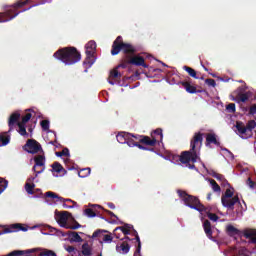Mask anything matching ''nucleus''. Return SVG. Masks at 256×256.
Listing matches in <instances>:
<instances>
[{
  "label": "nucleus",
  "instance_id": "7c9ffc66",
  "mask_svg": "<svg viewBox=\"0 0 256 256\" xmlns=\"http://www.w3.org/2000/svg\"><path fill=\"white\" fill-rule=\"evenodd\" d=\"M256 127L255 120H249L246 124V129L248 131V137H253V129Z\"/></svg>",
  "mask_w": 256,
  "mask_h": 256
},
{
  "label": "nucleus",
  "instance_id": "a19ab883",
  "mask_svg": "<svg viewBox=\"0 0 256 256\" xmlns=\"http://www.w3.org/2000/svg\"><path fill=\"white\" fill-rule=\"evenodd\" d=\"M9 187V181H7L5 178L0 177V195Z\"/></svg>",
  "mask_w": 256,
  "mask_h": 256
},
{
  "label": "nucleus",
  "instance_id": "13d9d810",
  "mask_svg": "<svg viewBox=\"0 0 256 256\" xmlns=\"http://www.w3.org/2000/svg\"><path fill=\"white\" fill-rule=\"evenodd\" d=\"M104 213H107V215H110V217H114L115 219H119L115 213L111 212V210L103 209Z\"/></svg>",
  "mask_w": 256,
  "mask_h": 256
},
{
  "label": "nucleus",
  "instance_id": "4c0bfd02",
  "mask_svg": "<svg viewBox=\"0 0 256 256\" xmlns=\"http://www.w3.org/2000/svg\"><path fill=\"white\" fill-rule=\"evenodd\" d=\"M52 171H55V173H62V171H65V168L61 165L59 162H54L52 164Z\"/></svg>",
  "mask_w": 256,
  "mask_h": 256
},
{
  "label": "nucleus",
  "instance_id": "6e6552de",
  "mask_svg": "<svg viewBox=\"0 0 256 256\" xmlns=\"http://www.w3.org/2000/svg\"><path fill=\"white\" fill-rule=\"evenodd\" d=\"M23 149L24 151H27V153H30L31 155H35L42 150L41 144L37 142V140L35 139L27 140L26 144L23 146Z\"/></svg>",
  "mask_w": 256,
  "mask_h": 256
},
{
  "label": "nucleus",
  "instance_id": "473e14b6",
  "mask_svg": "<svg viewBox=\"0 0 256 256\" xmlns=\"http://www.w3.org/2000/svg\"><path fill=\"white\" fill-rule=\"evenodd\" d=\"M183 69L193 79H199V77L197 76V71H195V69H193V68H191L189 66H183Z\"/></svg>",
  "mask_w": 256,
  "mask_h": 256
},
{
  "label": "nucleus",
  "instance_id": "864d4df0",
  "mask_svg": "<svg viewBox=\"0 0 256 256\" xmlns=\"http://www.w3.org/2000/svg\"><path fill=\"white\" fill-rule=\"evenodd\" d=\"M246 183H247L248 187H250V189H255L256 183H255V181H252L251 178H248Z\"/></svg>",
  "mask_w": 256,
  "mask_h": 256
},
{
  "label": "nucleus",
  "instance_id": "0eeeda50",
  "mask_svg": "<svg viewBox=\"0 0 256 256\" xmlns=\"http://www.w3.org/2000/svg\"><path fill=\"white\" fill-rule=\"evenodd\" d=\"M56 220L58 225H60V227H63L64 229H79L81 227V224H79V222H75V225H71L69 223H67V221H69V218L73 217V215L70 212L67 211H63L61 213L56 214Z\"/></svg>",
  "mask_w": 256,
  "mask_h": 256
},
{
  "label": "nucleus",
  "instance_id": "5fc2aeb1",
  "mask_svg": "<svg viewBox=\"0 0 256 256\" xmlns=\"http://www.w3.org/2000/svg\"><path fill=\"white\" fill-rule=\"evenodd\" d=\"M66 251H68L72 256L75 255V253H77V249L73 246H68L66 248Z\"/></svg>",
  "mask_w": 256,
  "mask_h": 256
},
{
  "label": "nucleus",
  "instance_id": "dca6fc26",
  "mask_svg": "<svg viewBox=\"0 0 256 256\" xmlns=\"http://www.w3.org/2000/svg\"><path fill=\"white\" fill-rule=\"evenodd\" d=\"M238 133L237 135H240L242 139H249L251 136H249V131L247 130V126L242 121H237L235 125Z\"/></svg>",
  "mask_w": 256,
  "mask_h": 256
},
{
  "label": "nucleus",
  "instance_id": "49530a36",
  "mask_svg": "<svg viewBox=\"0 0 256 256\" xmlns=\"http://www.w3.org/2000/svg\"><path fill=\"white\" fill-rule=\"evenodd\" d=\"M40 125H41L43 131H49V120H42L40 122Z\"/></svg>",
  "mask_w": 256,
  "mask_h": 256
},
{
  "label": "nucleus",
  "instance_id": "a18cd8bd",
  "mask_svg": "<svg viewBox=\"0 0 256 256\" xmlns=\"http://www.w3.org/2000/svg\"><path fill=\"white\" fill-rule=\"evenodd\" d=\"M59 201H60V203H72V205H74V207L77 206V202H75L74 200H71L69 198L60 197Z\"/></svg>",
  "mask_w": 256,
  "mask_h": 256
},
{
  "label": "nucleus",
  "instance_id": "72a5a7b5",
  "mask_svg": "<svg viewBox=\"0 0 256 256\" xmlns=\"http://www.w3.org/2000/svg\"><path fill=\"white\" fill-rule=\"evenodd\" d=\"M93 63H95V57L92 55L86 54V59L84 60V65L86 67H92Z\"/></svg>",
  "mask_w": 256,
  "mask_h": 256
},
{
  "label": "nucleus",
  "instance_id": "423d86ee",
  "mask_svg": "<svg viewBox=\"0 0 256 256\" xmlns=\"http://www.w3.org/2000/svg\"><path fill=\"white\" fill-rule=\"evenodd\" d=\"M221 203L223 207H226V209H235L236 203H239L241 205V201L239 200V196L233 197V192L231 189H226L225 193L221 197Z\"/></svg>",
  "mask_w": 256,
  "mask_h": 256
},
{
  "label": "nucleus",
  "instance_id": "37998d69",
  "mask_svg": "<svg viewBox=\"0 0 256 256\" xmlns=\"http://www.w3.org/2000/svg\"><path fill=\"white\" fill-rule=\"evenodd\" d=\"M57 157H69V148H64L60 152H56Z\"/></svg>",
  "mask_w": 256,
  "mask_h": 256
},
{
  "label": "nucleus",
  "instance_id": "7ed1b4c3",
  "mask_svg": "<svg viewBox=\"0 0 256 256\" xmlns=\"http://www.w3.org/2000/svg\"><path fill=\"white\" fill-rule=\"evenodd\" d=\"M53 57L65 65H75L81 61V52L75 47L69 46L57 50Z\"/></svg>",
  "mask_w": 256,
  "mask_h": 256
},
{
  "label": "nucleus",
  "instance_id": "680f3d73",
  "mask_svg": "<svg viewBox=\"0 0 256 256\" xmlns=\"http://www.w3.org/2000/svg\"><path fill=\"white\" fill-rule=\"evenodd\" d=\"M107 206L109 207V209H115V204L112 202H109Z\"/></svg>",
  "mask_w": 256,
  "mask_h": 256
},
{
  "label": "nucleus",
  "instance_id": "c9c22d12",
  "mask_svg": "<svg viewBox=\"0 0 256 256\" xmlns=\"http://www.w3.org/2000/svg\"><path fill=\"white\" fill-rule=\"evenodd\" d=\"M89 175H91V168H84L78 172V177H81L82 179L89 177Z\"/></svg>",
  "mask_w": 256,
  "mask_h": 256
},
{
  "label": "nucleus",
  "instance_id": "412c9836",
  "mask_svg": "<svg viewBox=\"0 0 256 256\" xmlns=\"http://www.w3.org/2000/svg\"><path fill=\"white\" fill-rule=\"evenodd\" d=\"M182 87H184V89L187 91V93H201V91L197 90V87L191 85L190 81H183L181 82Z\"/></svg>",
  "mask_w": 256,
  "mask_h": 256
},
{
  "label": "nucleus",
  "instance_id": "39448f33",
  "mask_svg": "<svg viewBox=\"0 0 256 256\" xmlns=\"http://www.w3.org/2000/svg\"><path fill=\"white\" fill-rule=\"evenodd\" d=\"M177 193L186 205V207H190V209H195V211H199V213H203L205 211V205L201 204V200L197 196L189 195L187 192L183 190H177Z\"/></svg>",
  "mask_w": 256,
  "mask_h": 256
},
{
  "label": "nucleus",
  "instance_id": "c03bdc74",
  "mask_svg": "<svg viewBox=\"0 0 256 256\" xmlns=\"http://www.w3.org/2000/svg\"><path fill=\"white\" fill-rule=\"evenodd\" d=\"M85 215H87V217H97V213L95 212V210L91 209V208H87L84 210Z\"/></svg>",
  "mask_w": 256,
  "mask_h": 256
},
{
  "label": "nucleus",
  "instance_id": "09e8293b",
  "mask_svg": "<svg viewBox=\"0 0 256 256\" xmlns=\"http://www.w3.org/2000/svg\"><path fill=\"white\" fill-rule=\"evenodd\" d=\"M39 256H57V254L52 250H46L44 252H41Z\"/></svg>",
  "mask_w": 256,
  "mask_h": 256
},
{
  "label": "nucleus",
  "instance_id": "052dcab7",
  "mask_svg": "<svg viewBox=\"0 0 256 256\" xmlns=\"http://www.w3.org/2000/svg\"><path fill=\"white\" fill-rule=\"evenodd\" d=\"M142 151H155V149L154 148H149L147 146H144Z\"/></svg>",
  "mask_w": 256,
  "mask_h": 256
},
{
  "label": "nucleus",
  "instance_id": "c85d7f7f",
  "mask_svg": "<svg viewBox=\"0 0 256 256\" xmlns=\"http://www.w3.org/2000/svg\"><path fill=\"white\" fill-rule=\"evenodd\" d=\"M119 69H123V68L117 65L113 70H111L109 79H121L122 74L119 72Z\"/></svg>",
  "mask_w": 256,
  "mask_h": 256
},
{
  "label": "nucleus",
  "instance_id": "bb28decb",
  "mask_svg": "<svg viewBox=\"0 0 256 256\" xmlns=\"http://www.w3.org/2000/svg\"><path fill=\"white\" fill-rule=\"evenodd\" d=\"M116 249H117V251H119V249H121L122 253L127 254V253H129V251L131 249V245H129V242L123 241L122 243H118L116 245Z\"/></svg>",
  "mask_w": 256,
  "mask_h": 256
},
{
  "label": "nucleus",
  "instance_id": "6e6d98bb",
  "mask_svg": "<svg viewBox=\"0 0 256 256\" xmlns=\"http://www.w3.org/2000/svg\"><path fill=\"white\" fill-rule=\"evenodd\" d=\"M248 115H256V104L250 106Z\"/></svg>",
  "mask_w": 256,
  "mask_h": 256
},
{
  "label": "nucleus",
  "instance_id": "8fccbe9b",
  "mask_svg": "<svg viewBox=\"0 0 256 256\" xmlns=\"http://www.w3.org/2000/svg\"><path fill=\"white\" fill-rule=\"evenodd\" d=\"M46 2H47V0H40V3L31 5L28 9L22 10V13H23V11H29V9H33V7H39V5H45Z\"/></svg>",
  "mask_w": 256,
  "mask_h": 256
},
{
  "label": "nucleus",
  "instance_id": "e2e57ef3",
  "mask_svg": "<svg viewBox=\"0 0 256 256\" xmlns=\"http://www.w3.org/2000/svg\"><path fill=\"white\" fill-rule=\"evenodd\" d=\"M34 193H40V195H43V193H41V189L39 188H34Z\"/></svg>",
  "mask_w": 256,
  "mask_h": 256
},
{
  "label": "nucleus",
  "instance_id": "a878e982",
  "mask_svg": "<svg viewBox=\"0 0 256 256\" xmlns=\"http://www.w3.org/2000/svg\"><path fill=\"white\" fill-rule=\"evenodd\" d=\"M86 55H93L97 49V43L91 40L85 45Z\"/></svg>",
  "mask_w": 256,
  "mask_h": 256
},
{
  "label": "nucleus",
  "instance_id": "2eb2a0df",
  "mask_svg": "<svg viewBox=\"0 0 256 256\" xmlns=\"http://www.w3.org/2000/svg\"><path fill=\"white\" fill-rule=\"evenodd\" d=\"M149 141H154V144L148 145V147H155L159 141H163V130L161 128H157L156 130L152 131Z\"/></svg>",
  "mask_w": 256,
  "mask_h": 256
},
{
  "label": "nucleus",
  "instance_id": "f8f14e48",
  "mask_svg": "<svg viewBox=\"0 0 256 256\" xmlns=\"http://www.w3.org/2000/svg\"><path fill=\"white\" fill-rule=\"evenodd\" d=\"M35 165L33 166V171L36 172L35 177H39L43 171H45V168H42L41 170H37V167H45V156L38 155L34 158Z\"/></svg>",
  "mask_w": 256,
  "mask_h": 256
},
{
  "label": "nucleus",
  "instance_id": "a211bd4d",
  "mask_svg": "<svg viewBox=\"0 0 256 256\" xmlns=\"http://www.w3.org/2000/svg\"><path fill=\"white\" fill-rule=\"evenodd\" d=\"M206 147H209V145H216V147H220L221 143L217 141V135L215 133H208L206 134Z\"/></svg>",
  "mask_w": 256,
  "mask_h": 256
},
{
  "label": "nucleus",
  "instance_id": "cd10ccee",
  "mask_svg": "<svg viewBox=\"0 0 256 256\" xmlns=\"http://www.w3.org/2000/svg\"><path fill=\"white\" fill-rule=\"evenodd\" d=\"M68 237L72 243H83V238L77 232H69Z\"/></svg>",
  "mask_w": 256,
  "mask_h": 256
},
{
  "label": "nucleus",
  "instance_id": "4be33fe9",
  "mask_svg": "<svg viewBox=\"0 0 256 256\" xmlns=\"http://www.w3.org/2000/svg\"><path fill=\"white\" fill-rule=\"evenodd\" d=\"M243 236L245 237V239H250V242L256 245V230H253V229L244 230Z\"/></svg>",
  "mask_w": 256,
  "mask_h": 256
},
{
  "label": "nucleus",
  "instance_id": "0e129e2a",
  "mask_svg": "<svg viewBox=\"0 0 256 256\" xmlns=\"http://www.w3.org/2000/svg\"><path fill=\"white\" fill-rule=\"evenodd\" d=\"M124 239H126V241H133V243H135V238L131 239L128 236H126Z\"/></svg>",
  "mask_w": 256,
  "mask_h": 256
},
{
  "label": "nucleus",
  "instance_id": "9d476101",
  "mask_svg": "<svg viewBox=\"0 0 256 256\" xmlns=\"http://www.w3.org/2000/svg\"><path fill=\"white\" fill-rule=\"evenodd\" d=\"M103 233H109L107 230H96L92 234V239H95L96 237H99V239H102L100 243H112L113 242V236L111 234H103Z\"/></svg>",
  "mask_w": 256,
  "mask_h": 256
},
{
  "label": "nucleus",
  "instance_id": "bf43d9fd",
  "mask_svg": "<svg viewBox=\"0 0 256 256\" xmlns=\"http://www.w3.org/2000/svg\"><path fill=\"white\" fill-rule=\"evenodd\" d=\"M62 206L64 209H73L75 205H69L67 202H62Z\"/></svg>",
  "mask_w": 256,
  "mask_h": 256
},
{
  "label": "nucleus",
  "instance_id": "ea45409f",
  "mask_svg": "<svg viewBox=\"0 0 256 256\" xmlns=\"http://www.w3.org/2000/svg\"><path fill=\"white\" fill-rule=\"evenodd\" d=\"M44 197L46 199H56V201H59V199H61V196H58L57 193L52 192V191H48L44 194Z\"/></svg>",
  "mask_w": 256,
  "mask_h": 256
},
{
  "label": "nucleus",
  "instance_id": "f03ea898",
  "mask_svg": "<svg viewBox=\"0 0 256 256\" xmlns=\"http://www.w3.org/2000/svg\"><path fill=\"white\" fill-rule=\"evenodd\" d=\"M201 147H203V133L196 132L190 141V150L183 151L179 156V161L184 165H187L190 161L197 163L199 159L198 151H201Z\"/></svg>",
  "mask_w": 256,
  "mask_h": 256
},
{
  "label": "nucleus",
  "instance_id": "b1692460",
  "mask_svg": "<svg viewBox=\"0 0 256 256\" xmlns=\"http://www.w3.org/2000/svg\"><path fill=\"white\" fill-rule=\"evenodd\" d=\"M203 229L208 239H213V230L211 229V222L209 220L204 221Z\"/></svg>",
  "mask_w": 256,
  "mask_h": 256
},
{
  "label": "nucleus",
  "instance_id": "393cba45",
  "mask_svg": "<svg viewBox=\"0 0 256 256\" xmlns=\"http://www.w3.org/2000/svg\"><path fill=\"white\" fill-rule=\"evenodd\" d=\"M9 131L0 133V144L2 147L9 145L11 142V136L9 135Z\"/></svg>",
  "mask_w": 256,
  "mask_h": 256
},
{
  "label": "nucleus",
  "instance_id": "ddd939ff",
  "mask_svg": "<svg viewBox=\"0 0 256 256\" xmlns=\"http://www.w3.org/2000/svg\"><path fill=\"white\" fill-rule=\"evenodd\" d=\"M116 139L118 143H121V145H128V147H131V143H133V140H131V133L129 132H120L116 135Z\"/></svg>",
  "mask_w": 256,
  "mask_h": 256
},
{
  "label": "nucleus",
  "instance_id": "774afa93",
  "mask_svg": "<svg viewBox=\"0 0 256 256\" xmlns=\"http://www.w3.org/2000/svg\"><path fill=\"white\" fill-rule=\"evenodd\" d=\"M108 83H109L110 85H115V82H114L113 80H109Z\"/></svg>",
  "mask_w": 256,
  "mask_h": 256
},
{
  "label": "nucleus",
  "instance_id": "69168bd1",
  "mask_svg": "<svg viewBox=\"0 0 256 256\" xmlns=\"http://www.w3.org/2000/svg\"><path fill=\"white\" fill-rule=\"evenodd\" d=\"M95 211H97V209H103V207H101L100 205H95Z\"/></svg>",
  "mask_w": 256,
  "mask_h": 256
},
{
  "label": "nucleus",
  "instance_id": "f257e3e1",
  "mask_svg": "<svg viewBox=\"0 0 256 256\" xmlns=\"http://www.w3.org/2000/svg\"><path fill=\"white\" fill-rule=\"evenodd\" d=\"M121 51L123 56L118 64V67L127 69L129 65H135V67L149 69V65L145 63V58H143L141 55H136L137 48L132 44L123 42V37L118 36L112 44L111 55H119Z\"/></svg>",
  "mask_w": 256,
  "mask_h": 256
},
{
  "label": "nucleus",
  "instance_id": "de8ad7c7",
  "mask_svg": "<svg viewBox=\"0 0 256 256\" xmlns=\"http://www.w3.org/2000/svg\"><path fill=\"white\" fill-rule=\"evenodd\" d=\"M226 110L228 113H235V111H236L235 103L228 104L226 106Z\"/></svg>",
  "mask_w": 256,
  "mask_h": 256
},
{
  "label": "nucleus",
  "instance_id": "1a4fd4ad",
  "mask_svg": "<svg viewBox=\"0 0 256 256\" xmlns=\"http://www.w3.org/2000/svg\"><path fill=\"white\" fill-rule=\"evenodd\" d=\"M29 227L23 226V224H11L10 226L4 228L2 231H0V235H5L7 233H17V231H28Z\"/></svg>",
  "mask_w": 256,
  "mask_h": 256
},
{
  "label": "nucleus",
  "instance_id": "79ce46f5",
  "mask_svg": "<svg viewBox=\"0 0 256 256\" xmlns=\"http://www.w3.org/2000/svg\"><path fill=\"white\" fill-rule=\"evenodd\" d=\"M31 117H33V114L31 113H26L23 117H22V121L20 123L27 125V123H29V121L31 120Z\"/></svg>",
  "mask_w": 256,
  "mask_h": 256
},
{
  "label": "nucleus",
  "instance_id": "603ef678",
  "mask_svg": "<svg viewBox=\"0 0 256 256\" xmlns=\"http://www.w3.org/2000/svg\"><path fill=\"white\" fill-rule=\"evenodd\" d=\"M212 176L214 177V179H217V181H227L225 180V176H223L222 174L214 173Z\"/></svg>",
  "mask_w": 256,
  "mask_h": 256
},
{
  "label": "nucleus",
  "instance_id": "aec40b11",
  "mask_svg": "<svg viewBox=\"0 0 256 256\" xmlns=\"http://www.w3.org/2000/svg\"><path fill=\"white\" fill-rule=\"evenodd\" d=\"M238 95L235 98H233V101H237L238 103H246V101H249V95L247 93H243V87L238 88Z\"/></svg>",
  "mask_w": 256,
  "mask_h": 256
},
{
  "label": "nucleus",
  "instance_id": "f3484780",
  "mask_svg": "<svg viewBox=\"0 0 256 256\" xmlns=\"http://www.w3.org/2000/svg\"><path fill=\"white\" fill-rule=\"evenodd\" d=\"M131 229H133V225L124 224V226L116 227L113 231V235L114 237H116V239H120V236L119 234H117V231H122L124 235H131Z\"/></svg>",
  "mask_w": 256,
  "mask_h": 256
},
{
  "label": "nucleus",
  "instance_id": "5701e85b",
  "mask_svg": "<svg viewBox=\"0 0 256 256\" xmlns=\"http://www.w3.org/2000/svg\"><path fill=\"white\" fill-rule=\"evenodd\" d=\"M35 178H30L26 181L24 189L28 195H35V183H31Z\"/></svg>",
  "mask_w": 256,
  "mask_h": 256
},
{
  "label": "nucleus",
  "instance_id": "2f4dec72",
  "mask_svg": "<svg viewBox=\"0 0 256 256\" xmlns=\"http://www.w3.org/2000/svg\"><path fill=\"white\" fill-rule=\"evenodd\" d=\"M203 213H206L210 221H219V216H217V214L211 213V209L205 207V210H203Z\"/></svg>",
  "mask_w": 256,
  "mask_h": 256
},
{
  "label": "nucleus",
  "instance_id": "20e7f679",
  "mask_svg": "<svg viewBox=\"0 0 256 256\" xmlns=\"http://www.w3.org/2000/svg\"><path fill=\"white\" fill-rule=\"evenodd\" d=\"M29 3H33V0H18L12 6L8 7L4 12L0 13V23H7V21H12L15 19L21 11L19 9H23Z\"/></svg>",
  "mask_w": 256,
  "mask_h": 256
},
{
  "label": "nucleus",
  "instance_id": "3c124183",
  "mask_svg": "<svg viewBox=\"0 0 256 256\" xmlns=\"http://www.w3.org/2000/svg\"><path fill=\"white\" fill-rule=\"evenodd\" d=\"M205 83H207L209 87H216L217 85V82H215V80L211 78L206 79Z\"/></svg>",
  "mask_w": 256,
  "mask_h": 256
},
{
  "label": "nucleus",
  "instance_id": "f704fd0d",
  "mask_svg": "<svg viewBox=\"0 0 256 256\" xmlns=\"http://www.w3.org/2000/svg\"><path fill=\"white\" fill-rule=\"evenodd\" d=\"M227 233L230 237H233V235H239V229L235 228L233 225H228Z\"/></svg>",
  "mask_w": 256,
  "mask_h": 256
},
{
  "label": "nucleus",
  "instance_id": "e433bc0d",
  "mask_svg": "<svg viewBox=\"0 0 256 256\" xmlns=\"http://www.w3.org/2000/svg\"><path fill=\"white\" fill-rule=\"evenodd\" d=\"M82 255L91 256V247L89 246V243H87V242H85L82 245Z\"/></svg>",
  "mask_w": 256,
  "mask_h": 256
},
{
  "label": "nucleus",
  "instance_id": "4d7b16f0",
  "mask_svg": "<svg viewBox=\"0 0 256 256\" xmlns=\"http://www.w3.org/2000/svg\"><path fill=\"white\" fill-rule=\"evenodd\" d=\"M130 147H138V149H141L143 151L144 146L140 142H138V143L130 142Z\"/></svg>",
  "mask_w": 256,
  "mask_h": 256
},
{
  "label": "nucleus",
  "instance_id": "c756f323",
  "mask_svg": "<svg viewBox=\"0 0 256 256\" xmlns=\"http://www.w3.org/2000/svg\"><path fill=\"white\" fill-rule=\"evenodd\" d=\"M26 124L23 123H18L17 127H18V133L19 135H21L22 137H31V135H29V133H27V128L25 127Z\"/></svg>",
  "mask_w": 256,
  "mask_h": 256
},
{
  "label": "nucleus",
  "instance_id": "9b49d317",
  "mask_svg": "<svg viewBox=\"0 0 256 256\" xmlns=\"http://www.w3.org/2000/svg\"><path fill=\"white\" fill-rule=\"evenodd\" d=\"M130 141H132V143H141L142 145H147L148 147L149 145H154L155 143V141L149 140V136L139 134H131Z\"/></svg>",
  "mask_w": 256,
  "mask_h": 256
},
{
  "label": "nucleus",
  "instance_id": "6ab92c4d",
  "mask_svg": "<svg viewBox=\"0 0 256 256\" xmlns=\"http://www.w3.org/2000/svg\"><path fill=\"white\" fill-rule=\"evenodd\" d=\"M132 235L135 237V247L136 251L134 252V256H141V238H139V233H137V230L133 229Z\"/></svg>",
  "mask_w": 256,
  "mask_h": 256
},
{
  "label": "nucleus",
  "instance_id": "338daca9",
  "mask_svg": "<svg viewBox=\"0 0 256 256\" xmlns=\"http://www.w3.org/2000/svg\"><path fill=\"white\" fill-rule=\"evenodd\" d=\"M211 195H212L211 193H208V194H207V200H208V201H211Z\"/></svg>",
  "mask_w": 256,
  "mask_h": 256
},
{
  "label": "nucleus",
  "instance_id": "58836bf2",
  "mask_svg": "<svg viewBox=\"0 0 256 256\" xmlns=\"http://www.w3.org/2000/svg\"><path fill=\"white\" fill-rule=\"evenodd\" d=\"M209 183L215 193H221V186H219V184H217V181H215L213 179H209Z\"/></svg>",
  "mask_w": 256,
  "mask_h": 256
},
{
  "label": "nucleus",
  "instance_id": "4468645a",
  "mask_svg": "<svg viewBox=\"0 0 256 256\" xmlns=\"http://www.w3.org/2000/svg\"><path fill=\"white\" fill-rule=\"evenodd\" d=\"M19 119H21V114L19 112H14L10 115L8 119V133H11V131L15 129V125H19V123H21Z\"/></svg>",
  "mask_w": 256,
  "mask_h": 256
}]
</instances>
